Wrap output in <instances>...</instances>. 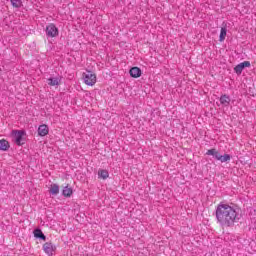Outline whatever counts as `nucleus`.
Masks as SVG:
<instances>
[{
	"label": "nucleus",
	"mask_w": 256,
	"mask_h": 256,
	"mask_svg": "<svg viewBox=\"0 0 256 256\" xmlns=\"http://www.w3.org/2000/svg\"><path fill=\"white\" fill-rule=\"evenodd\" d=\"M215 215L221 227H235V223H239L241 219V208L233 203L220 202L216 207Z\"/></svg>",
	"instance_id": "obj_1"
},
{
	"label": "nucleus",
	"mask_w": 256,
	"mask_h": 256,
	"mask_svg": "<svg viewBox=\"0 0 256 256\" xmlns=\"http://www.w3.org/2000/svg\"><path fill=\"white\" fill-rule=\"evenodd\" d=\"M12 137H14V141L18 147L25 145L27 141V131L25 130H12Z\"/></svg>",
	"instance_id": "obj_2"
},
{
	"label": "nucleus",
	"mask_w": 256,
	"mask_h": 256,
	"mask_svg": "<svg viewBox=\"0 0 256 256\" xmlns=\"http://www.w3.org/2000/svg\"><path fill=\"white\" fill-rule=\"evenodd\" d=\"M83 77H84V83L86 85L93 86L95 85V83H97V76L91 71H87V73H84Z\"/></svg>",
	"instance_id": "obj_3"
},
{
	"label": "nucleus",
	"mask_w": 256,
	"mask_h": 256,
	"mask_svg": "<svg viewBox=\"0 0 256 256\" xmlns=\"http://www.w3.org/2000/svg\"><path fill=\"white\" fill-rule=\"evenodd\" d=\"M46 35L47 37H57L59 35V28L55 24L50 23L46 26Z\"/></svg>",
	"instance_id": "obj_4"
},
{
	"label": "nucleus",
	"mask_w": 256,
	"mask_h": 256,
	"mask_svg": "<svg viewBox=\"0 0 256 256\" xmlns=\"http://www.w3.org/2000/svg\"><path fill=\"white\" fill-rule=\"evenodd\" d=\"M43 251L46 253V255L53 256V253L57 251V247L51 242H46L43 244Z\"/></svg>",
	"instance_id": "obj_5"
},
{
	"label": "nucleus",
	"mask_w": 256,
	"mask_h": 256,
	"mask_svg": "<svg viewBox=\"0 0 256 256\" xmlns=\"http://www.w3.org/2000/svg\"><path fill=\"white\" fill-rule=\"evenodd\" d=\"M247 67H251V62L244 61L234 67V73H236V75H241L243 70L247 69Z\"/></svg>",
	"instance_id": "obj_6"
},
{
	"label": "nucleus",
	"mask_w": 256,
	"mask_h": 256,
	"mask_svg": "<svg viewBox=\"0 0 256 256\" xmlns=\"http://www.w3.org/2000/svg\"><path fill=\"white\" fill-rule=\"evenodd\" d=\"M130 73V77H133V79H139V77H141V75H143V71L141 70V68L134 66L129 70Z\"/></svg>",
	"instance_id": "obj_7"
},
{
	"label": "nucleus",
	"mask_w": 256,
	"mask_h": 256,
	"mask_svg": "<svg viewBox=\"0 0 256 256\" xmlns=\"http://www.w3.org/2000/svg\"><path fill=\"white\" fill-rule=\"evenodd\" d=\"M38 135L39 137H45L49 135V126L47 124H42L38 127Z\"/></svg>",
	"instance_id": "obj_8"
},
{
	"label": "nucleus",
	"mask_w": 256,
	"mask_h": 256,
	"mask_svg": "<svg viewBox=\"0 0 256 256\" xmlns=\"http://www.w3.org/2000/svg\"><path fill=\"white\" fill-rule=\"evenodd\" d=\"M33 233H34V237L36 239H41L42 241H47V236H45V234L43 233L41 228L34 229Z\"/></svg>",
	"instance_id": "obj_9"
},
{
	"label": "nucleus",
	"mask_w": 256,
	"mask_h": 256,
	"mask_svg": "<svg viewBox=\"0 0 256 256\" xmlns=\"http://www.w3.org/2000/svg\"><path fill=\"white\" fill-rule=\"evenodd\" d=\"M206 155H212V157H214V159H216V161H221L222 155L215 148H212V149L208 150L206 152Z\"/></svg>",
	"instance_id": "obj_10"
},
{
	"label": "nucleus",
	"mask_w": 256,
	"mask_h": 256,
	"mask_svg": "<svg viewBox=\"0 0 256 256\" xmlns=\"http://www.w3.org/2000/svg\"><path fill=\"white\" fill-rule=\"evenodd\" d=\"M220 103L224 107H229V105H231V97H229L227 94L222 95L220 97Z\"/></svg>",
	"instance_id": "obj_11"
},
{
	"label": "nucleus",
	"mask_w": 256,
	"mask_h": 256,
	"mask_svg": "<svg viewBox=\"0 0 256 256\" xmlns=\"http://www.w3.org/2000/svg\"><path fill=\"white\" fill-rule=\"evenodd\" d=\"M10 147L11 144H9V141L5 139L0 140V151H9Z\"/></svg>",
	"instance_id": "obj_12"
},
{
	"label": "nucleus",
	"mask_w": 256,
	"mask_h": 256,
	"mask_svg": "<svg viewBox=\"0 0 256 256\" xmlns=\"http://www.w3.org/2000/svg\"><path fill=\"white\" fill-rule=\"evenodd\" d=\"M47 81H48V85L50 87H55V86L59 85V83L61 82V80L57 77L48 78Z\"/></svg>",
	"instance_id": "obj_13"
},
{
	"label": "nucleus",
	"mask_w": 256,
	"mask_h": 256,
	"mask_svg": "<svg viewBox=\"0 0 256 256\" xmlns=\"http://www.w3.org/2000/svg\"><path fill=\"white\" fill-rule=\"evenodd\" d=\"M98 178L99 179H109V171L105 169H99L98 170Z\"/></svg>",
	"instance_id": "obj_14"
},
{
	"label": "nucleus",
	"mask_w": 256,
	"mask_h": 256,
	"mask_svg": "<svg viewBox=\"0 0 256 256\" xmlns=\"http://www.w3.org/2000/svg\"><path fill=\"white\" fill-rule=\"evenodd\" d=\"M62 195L64 197H71L73 195V188L67 185L66 187L63 188Z\"/></svg>",
	"instance_id": "obj_15"
},
{
	"label": "nucleus",
	"mask_w": 256,
	"mask_h": 256,
	"mask_svg": "<svg viewBox=\"0 0 256 256\" xmlns=\"http://www.w3.org/2000/svg\"><path fill=\"white\" fill-rule=\"evenodd\" d=\"M49 193L51 195H59V185L58 184H51Z\"/></svg>",
	"instance_id": "obj_16"
},
{
	"label": "nucleus",
	"mask_w": 256,
	"mask_h": 256,
	"mask_svg": "<svg viewBox=\"0 0 256 256\" xmlns=\"http://www.w3.org/2000/svg\"><path fill=\"white\" fill-rule=\"evenodd\" d=\"M227 37V28L222 27L220 31L219 41L223 42L225 41V38Z\"/></svg>",
	"instance_id": "obj_17"
},
{
	"label": "nucleus",
	"mask_w": 256,
	"mask_h": 256,
	"mask_svg": "<svg viewBox=\"0 0 256 256\" xmlns=\"http://www.w3.org/2000/svg\"><path fill=\"white\" fill-rule=\"evenodd\" d=\"M13 7L16 9H19L21 5H23V2L21 0H10Z\"/></svg>",
	"instance_id": "obj_18"
},
{
	"label": "nucleus",
	"mask_w": 256,
	"mask_h": 256,
	"mask_svg": "<svg viewBox=\"0 0 256 256\" xmlns=\"http://www.w3.org/2000/svg\"><path fill=\"white\" fill-rule=\"evenodd\" d=\"M227 161H231V155L229 154H224L220 158L221 163H227Z\"/></svg>",
	"instance_id": "obj_19"
}]
</instances>
